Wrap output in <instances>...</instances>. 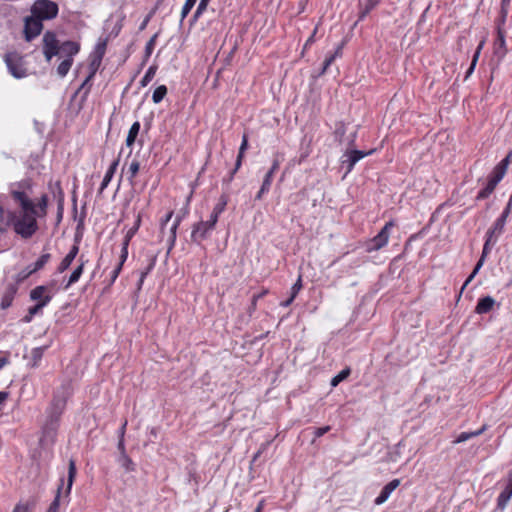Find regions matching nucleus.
<instances>
[{"label":"nucleus","instance_id":"nucleus-1","mask_svg":"<svg viewBox=\"0 0 512 512\" xmlns=\"http://www.w3.org/2000/svg\"><path fill=\"white\" fill-rule=\"evenodd\" d=\"M33 186V180L25 178L12 183L9 187V194L20 210L9 213L8 224H11L14 232L23 239L31 238L39 229V217L36 215L35 203L31 199Z\"/></svg>","mask_w":512,"mask_h":512},{"label":"nucleus","instance_id":"nucleus-2","mask_svg":"<svg viewBox=\"0 0 512 512\" xmlns=\"http://www.w3.org/2000/svg\"><path fill=\"white\" fill-rule=\"evenodd\" d=\"M42 44L43 55L47 62H50L57 55H62L66 59H73L80 51V43L72 40L60 43L56 33L51 30L44 33Z\"/></svg>","mask_w":512,"mask_h":512},{"label":"nucleus","instance_id":"nucleus-3","mask_svg":"<svg viewBox=\"0 0 512 512\" xmlns=\"http://www.w3.org/2000/svg\"><path fill=\"white\" fill-rule=\"evenodd\" d=\"M511 206L512 198H510L506 207L502 211L501 215L496 219L492 227L486 232V240L483 245L482 254L469 278H472L479 271L485 261V258L490 253L492 247L496 244L499 236L503 233L507 218L511 213Z\"/></svg>","mask_w":512,"mask_h":512},{"label":"nucleus","instance_id":"nucleus-4","mask_svg":"<svg viewBox=\"0 0 512 512\" xmlns=\"http://www.w3.org/2000/svg\"><path fill=\"white\" fill-rule=\"evenodd\" d=\"M73 394V385L70 379L62 381L53 391L52 400L46 409V418L61 421V416L64 413L68 399Z\"/></svg>","mask_w":512,"mask_h":512},{"label":"nucleus","instance_id":"nucleus-5","mask_svg":"<svg viewBox=\"0 0 512 512\" xmlns=\"http://www.w3.org/2000/svg\"><path fill=\"white\" fill-rule=\"evenodd\" d=\"M31 13L42 21L52 20L59 13V6L52 0H36L31 6Z\"/></svg>","mask_w":512,"mask_h":512},{"label":"nucleus","instance_id":"nucleus-6","mask_svg":"<svg viewBox=\"0 0 512 512\" xmlns=\"http://www.w3.org/2000/svg\"><path fill=\"white\" fill-rule=\"evenodd\" d=\"M4 61L10 74L21 79L27 76V69L24 64V57L17 52H8L4 55Z\"/></svg>","mask_w":512,"mask_h":512},{"label":"nucleus","instance_id":"nucleus-7","mask_svg":"<svg viewBox=\"0 0 512 512\" xmlns=\"http://www.w3.org/2000/svg\"><path fill=\"white\" fill-rule=\"evenodd\" d=\"M394 226H395L394 221L391 220V221L387 222L383 226V228L379 231V233L370 240L369 244L367 245V251L368 252L378 251L381 248H383L384 246H386V244L388 243L389 237H390V230Z\"/></svg>","mask_w":512,"mask_h":512},{"label":"nucleus","instance_id":"nucleus-8","mask_svg":"<svg viewBox=\"0 0 512 512\" xmlns=\"http://www.w3.org/2000/svg\"><path fill=\"white\" fill-rule=\"evenodd\" d=\"M60 422L61 421L46 418L45 423L42 426V435L40 437L41 444L55 443Z\"/></svg>","mask_w":512,"mask_h":512},{"label":"nucleus","instance_id":"nucleus-9","mask_svg":"<svg viewBox=\"0 0 512 512\" xmlns=\"http://www.w3.org/2000/svg\"><path fill=\"white\" fill-rule=\"evenodd\" d=\"M43 21L36 18L32 13L25 18L24 37L27 42L36 38L43 30Z\"/></svg>","mask_w":512,"mask_h":512},{"label":"nucleus","instance_id":"nucleus-10","mask_svg":"<svg viewBox=\"0 0 512 512\" xmlns=\"http://www.w3.org/2000/svg\"><path fill=\"white\" fill-rule=\"evenodd\" d=\"M213 228H208L206 221H199L193 224L191 231V241L196 244H201L202 241L209 237Z\"/></svg>","mask_w":512,"mask_h":512},{"label":"nucleus","instance_id":"nucleus-11","mask_svg":"<svg viewBox=\"0 0 512 512\" xmlns=\"http://www.w3.org/2000/svg\"><path fill=\"white\" fill-rule=\"evenodd\" d=\"M371 153H372V151H370V152H364V151H361V150H350V151H347L344 154L345 159H343L341 161L342 167H346V174H348L349 172L352 171V169L354 168L355 164L359 160H361L366 155L371 154Z\"/></svg>","mask_w":512,"mask_h":512},{"label":"nucleus","instance_id":"nucleus-12","mask_svg":"<svg viewBox=\"0 0 512 512\" xmlns=\"http://www.w3.org/2000/svg\"><path fill=\"white\" fill-rule=\"evenodd\" d=\"M505 35L506 32L504 28H499L494 40L493 53L498 58V60H502L507 54Z\"/></svg>","mask_w":512,"mask_h":512},{"label":"nucleus","instance_id":"nucleus-13","mask_svg":"<svg viewBox=\"0 0 512 512\" xmlns=\"http://www.w3.org/2000/svg\"><path fill=\"white\" fill-rule=\"evenodd\" d=\"M512 496V470L508 473L507 483L497 498V508L503 510Z\"/></svg>","mask_w":512,"mask_h":512},{"label":"nucleus","instance_id":"nucleus-14","mask_svg":"<svg viewBox=\"0 0 512 512\" xmlns=\"http://www.w3.org/2000/svg\"><path fill=\"white\" fill-rule=\"evenodd\" d=\"M92 80H93V77H91V75H87L84 79V81L82 82V84L80 85V87L76 90V92L73 94L72 96V100L75 99L79 94H81L80 96V102H79V109H82L86 100H87V97L91 91V87H92Z\"/></svg>","mask_w":512,"mask_h":512},{"label":"nucleus","instance_id":"nucleus-15","mask_svg":"<svg viewBox=\"0 0 512 512\" xmlns=\"http://www.w3.org/2000/svg\"><path fill=\"white\" fill-rule=\"evenodd\" d=\"M400 485V479H393L389 483H387L379 493V495L374 500L376 505H381L387 501L390 497L391 493Z\"/></svg>","mask_w":512,"mask_h":512},{"label":"nucleus","instance_id":"nucleus-16","mask_svg":"<svg viewBox=\"0 0 512 512\" xmlns=\"http://www.w3.org/2000/svg\"><path fill=\"white\" fill-rule=\"evenodd\" d=\"M18 287L14 283H10L6 286L5 291L1 298L0 307L5 310L12 305V302L17 293Z\"/></svg>","mask_w":512,"mask_h":512},{"label":"nucleus","instance_id":"nucleus-17","mask_svg":"<svg viewBox=\"0 0 512 512\" xmlns=\"http://www.w3.org/2000/svg\"><path fill=\"white\" fill-rule=\"evenodd\" d=\"M186 214H187V210H185L181 215L178 214L174 220V223L170 229V235L168 238L169 246H168L167 253H169L175 245L176 238H177V229Z\"/></svg>","mask_w":512,"mask_h":512},{"label":"nucleus","instance_id":"nucleus-18","mask_svg":"<svg viewBox=\"0 0 512 512\" xmlns=\"http://www.w3.org/2000/svg\"><path fill=\"white\" fill-rule=\"evenodd\" d=\"M119 157L117 159H115L109 166L108 170L106 171V174L102 180V183L100 185V188L98 190V194L101 195L103 193V191L105 190V188L109 185L110 181L112 180L116 170H117V167L119 165Z\"/></svg>","mask_w":512,"mask_h":512},{"label":"nucleus","instance_id":"nucleus-19","mask_svg":"<svg viewBox=\"0 0 512 512\" xmlns=\"http://www.w3.org/2000/svg\"><path fill=\"white\" fill-rule=\"evenodd\" d=\"M495 305V300L491 296H485L478 300L475 307L477 314H486L490 312Z\"/></svg>","mask_w":512,"mask_h":512},{"label":"nucleus","instance_id":"nucleus-20","mask_svg":"<svg viewBox=\"0 0 512 512\" xmlns=\"http://www.w3.org/2000/svg\"><path fill=\"white\" fill-rule=\"evenodd\" d=\"M381 0H364L359 1V20H363L379 3Z\"/></svg>","mask_w":512,"mask_h":512},{"label":"nucleus","instance_id":"nucleus-21","mask_svg":"<svg viewBox=\"0 0 512 512\" xmlns=\"http://www.w3.org/2000/svg\"><path fill=\"white\" fill-rule=\"evenodd\" d=\"M76 474H77L76 462L74 459H70L69 465H68V478H67V487L65 490V497H68L71 493V489H72L74 480L76 478Z\"/></svg>","mask_w":512,"mask_h":512},{"label":"nucleus","instance_id":"nucleus-22","mask_svg":"<svg viewBox=\"0 0 512 512\" xmlns=\"http://www.w3.org/2000/svg\"><path fill=\"white\" fill-rule=\"evenodd\" d=\"M343 47H344V42L339 44L337 46V48L335 49V51L326 57V59L323 62V67L319 73L320 75L325 74L327 69L335 61V59L342 56Z\"/></svg>","mask_w":512,"mask_h":512},{"label":"nucleus","instance_id":"nucleus-23","mask_svg":"<svg viewBox=\"0 0 512 512\" xmlns=\"http://www.w3.org/2000/svg\"><path fill=\"white\" fill-rule=\"evenodd\" d=\"M49 197L46 193L42 194L38 199L37 203H35L36 207V215L39 218H43L47 215Z\"/></svg>","mask_w":512,"mask_h":512},{"label":"nucleus","instance_id":"nucleus-24","mask_svg":"<svg viewBox=\"0 0 512 512\" xmlns=\"http://www.w3.org/2000/svg\"><path fill=\"white\" fill-rule=\"evenodd\" d=\"M79 261H80V264L71 273V275L68 279V282L64 286V289H68L71 285L76 283L79 280V278L81 277L83 270H84V265H85V261H83V256L80 257Z\"/></svg>","mask_w":512,"mask_h":512},{"label":"nucleus","instance_id":"nucleus-25","mask_svg":"<svg viewBox=\"0 0 512 512\" xmlns=\"http://www.w3.org/2000/svg\"><path fill=\"white\" fill-rule=\"evenodd\" d=\"M140 123L138 121L134 122L129 131H128V135H127V138H126V146L127 147H131L133 146V144L135 143L136 139H137V136L139 134V131H140Z\"/></svg>","mask_w":512,"mask_h":512},{"label":"nucleus","instance_id":"nucleus-26","mask_svg":"<svg viewBox=\"0 0 512 512\" xmlns=\"http://www.w3.org/2000/svg\"><path fill=\"white\" fill-rule=\"evenodd\" d=\"M63 486H64V479L61 478L60 479V483H59L58 488H57V492H56L55 498L51 502V504H50V506H49V508L47 509L46 512H58L59 507H60V498H61V492H62Z\"/></svg>","mask_w":512,"mask_h":512},{"label":"nucleus","instance_id":"nucleus-27","mask_svg":"<svg viewBox=\"0 0 512 512\" xmlns=\"http://www.w3.org/2000/svg\"><path fill=\"white\" fill-rule=\"evenodd\" d=\"M486 430V425H483L482 428L473 431V432H462L459 434L456 439L453 441L454 443L465 442L466 440L481 435Z\"/></svg>","mask_w":512,"mask_h":512},{"label":"nucleus","instance_id":"nucleus-28","mask_svg":"<svg viewBox=\"0 0 512 512\" xmlns=\"http://www.w3.org/2000/svg\"><path fill=\"white\" fill-rule=\"evenodd\" d=\"M48 291V287L44 285L36 286L30 291V299L33 301H37V303L46 296V292Z\"/></svg>","mask_w":512,"mask_h":512},{"label":"nucleus","instance_id":"nucleus-29","mask_svg":"<svg viewBox=\"0 0 512 512\" xmlns=\"http://www.w3.org/2000/svg\"><path fill=\"white\" fill-rule=\"evenodd\" d=\"M52 295H46L42 300L36 303L34 306L29 307L28 311L31 315L35 316L39 314L42 309L51 301Z\"/></svg>","mask_w":512,"mask_h":512},{"label":"nucleus","instance_id":"nucleus-30","mask_svg":"<svg viewBox=\"0 0 512 512\" xmlns=\"http://www.w3.org/2000/svg\"><path fill=\"white\" fill-rule=\"evenodd\" d=\"M272 181H273V179L271 177L265 175L262 185L260 187V190L258 191V193L255 196V200H258V201L262 200L264 194L269 192Z\"/></svg>","mask_w":512,"mask_h":512},{"label":"nucleus","instance_id":"nucleus-31","mask_svg":"<svg viewBox=\"0 0 512 512\" xmlns=\"http://www.w3.org/2000/svg\"><path fill=\"white\" fill-rule=\"evenodd\" d=\"M141 225V214L139 213L137 215V218L135 220L134 225L127 231L123 242L129 244L131 239L134 237V235L137 233Z\"/></svg>","mask_w":512,"mask_h":512},{"label":"nucleus","instance_id":"nucleus-32","mask_svg":"<svg viewBox=\"0 0 512 512\" xmlns=\"http://www.w3.org/2000/svg\"><path fill=\"white\" fill-rule=\"evenodd\" d=\"M73 63H74V59L64 58V60L57 67V74L61 78L65 77L68 74L69 70L71 69Z\"/></svg>","mask_w":512,"mask_h":512},{"label":"nucleus","instance_id":"nucleus-33","mask_svg":"<svg viewBox=\"0 0 512 512\" xmlns=\"http://www.w3.org/2000/svg\"><path fill=\"white\" fill-rule=\"evenodd\" d=\"M51 255L49 253L42 254L39 259L31 266V269H29V273H35L39 270H41L46 263L50 260Z\"/></svg>","mask_w":512,"mask_h":512},{"label":"nucleus","instance_id":"nucleus-34","mask_svg":"<svg viewBox=\"0 0 512 512\" xmlns=\"http://www.w3.org/2000/svg\"><path fill=\"white\" fill-rule=\"evenodd\" d=\"M350 374H351V369L349 367H346L345 369L340 371L336 376H334L331 379V382H330L331 386L332 387L338 386L342 381L347 379Z\"/></svg>","mask_w":512,"mask_h":512},{"label":"nucleus","instance_id":"nucleus-35","mask_svg":"<svg viewBox=\"0 0 512 512\" xmlns=\"http://www.w3.org/2000/svg\"><path fill=\"white\" fill-rule=\"evenodd\" d=\"M228 201H229V196L227 194L223 193L219 197L218 202L216 203V205L214 206L212 211L214 213L221 215L224 212V210L226 209Z\"/></svg>","mask_w":512,"mask_h":512},{"label":"nucleus","instance_id":"nucleus-36","mask_svg":"<svg viewBox=\"0 0 512 512\" xmlns=\"http://www.w3.org/2000/svg\"><path fill=\"white\" fill-rule=\"evenodd\" d=\"M209 1L210 0H200V3L198 4V7H197L196 11L194 12V14H193V16H192V18L190 20V24L191 25H193L194 23H196L198 21L200 16L207 9Z\"/></svg>","mask_w":512,"mask_h":512},{"label":"nucleus","instance_id":"nucleus-37","mask_svg":"<svg viewBox=\"0 0 512 512\" xmlns=\"http://www.w3.org/2000/svg\"><path fill=\"white\" fill-rule=\"evenodd\" d=\"M157 37H158V33L154 34L149 39V41L146 43L145 55H144V59H143L142 65H144L147 62V60L149 59V57L151 56V54H152V52L154 50L155 44H156Z\"/></svg>","mask_w":512,"mask_h":512},{"label":"nucleus","instance_id":"nucleus-38","mask_svg":"<svg viewBox=\"0 0 512 512\" xmlns=\"http://www.w3.org/2000/svg\"><path fill=\"white\" fill-rule=\"evenodd\" d=\"M118 462L127 472H133L135 470V464L127 454L120 455Z\"/></svg>","mask_w":512,"mask_h":512},{"label":"nucleus","instance_id":"nucleus-39","mask_svg":"<svg viewBox=\"0 0 512 512\" xmlns=\"http://www.w3.org/2000/svg\"><path fill=\"white\" fill-rule=\"evenodd\" d=\"M167 91H168V89H167V87H166L165 85H160V86H158V87L154 90V92H153V94H152V100H153V102H154L155 104L160 103V102L164 99V97L166 96Z\"/></svg>","mask_w":512,"mask_h":512},{"label":"nucleus","instance_id":"nucleus-40","mask_svg":"<svg viewBox=\"0 0 512 512\" xmlns=\"http://www.w3.org/2000/svg\"><path fill=\"white\" fill-rule=\"evenodd\" d=\"M156 71H157L156 65H152L147 69L145 75L143 76V78L140 81L141 87H146L152 81V79L154 78V76L156 74Z\"/></svg>","mask_w":512,"mask_h":512},{"label":"nucleus","instance_id":"nucleus-41","mask_svg":"<svg viewBox=\"0 0 512 512\" xmlns=\"http://www.w3.org/2000/svg\"><path fill=\"white\" fill-rule=\"evenodd\" d=\"M44 353V347H36L31 351V367L35 368L39 365Z\"/></svg>","mask_w":512,"mask_h":512},{"label":"nucleus","instance_id":"nucleus-42","mask_svg":"<svg viewBox=\"0 0 512 512\" xmlns=\"http://www.w3.org/2000/svg\"><path fill=\"white\" fill-rule=\"evenodd\" d=\"M139 169H140V162L136 159H134L130 165H129V168H128V179L129 181L132 183L133 179L136 177V175L138 174L139 172Z\"/></svg>","mask_w":512,"mask_h":512},{"label":"nucleus","instance_id":"nucleus-43","mask_svg":"<svg viewBox=\"0 0 512 512\" xmlns=\"http://www.w3.org/2000/svg\"><path fill=\"white\" fill-rule=\"evenodd\" d=\"M197 0H186L181 11V19L180 24L183 23L184 19L188 16L194 5L196 4Z\"/></svg>","mask_w":512,"mask_h":512},{"label":"nucleus","instance_id":"nucleus-44","mask_svg":"<svg viewBox=\"0 0 512 512\" xmlns=\"http://www.w3.org/2000/svg\"><path fill=\"white\" fill-rule=\"evenodd\" d=\"M247 149H248V135L246 133H244L242 136V142H241L236 160H240V162L242 163L244 154Z\"/></svg>","mask_w":512,"mask_h":512},{"label":"nucleus","instance_id":"nucleus-45","mask_svg":"<svg viewBox=\"0 0 512 512\" xmlns=\"http://www.w3.org/2000/svg\"><path fill=\"white\" fill-rule=\"evenodd\" d=\"M156 260H157L156 254L149 256L147 267L144 270H142L140 273L142 275V278H146L147 275L153 270V268L155 267V264H156Z\"/></svg>","mask_w":512,"mask_h":512},{"label":"nucleus","instance_id":"nucleus-46","mask_svg":"<svg viewBox=\"0 0 512 512\" xmlns=\"http://www.w3.org/2000/svg\"><path fill=\"white\" fill-rule=\"evenodd\" d=\"M242 163L240 160H236L234 168L225 176L222 180L223 184H229L233 181L235 174L240 169Z\"/></svg>","mask_w":512,"mask_h":512},{"label":"nucleus","instance_id":"nucleus-47","mask_svg":"<svg viewBox=\"0 0 512 512\" xmlns=\"http://www.w3.org/2000/svg\"><path fill=\"white\" fill-rule=\"evenodd\" d=\"M107 48V38L99 39L92 52L104 57Z\"/></svg>","mask_w":512,"mask_h":512},{"label":"nucleus","instance_id":"nucleus-48","mask_svg":"<svg viewBox=\"0 0 512 512\" xmlns=\"http://www.w3.org/2000/svg\"><path fill=\"white\" fill-rule=\"evenodd\" d=\"M345 133H346L345 124L343 122L337 123L335 131H334V135H335L336 140L341 143Z\"/></svg>","mask_w":512,"mask_h":512},{"label":"nucleus","instance_id":"nucleus-49","mask_svg":"<svg viewBox=\"0 0 512 512\" xmlns=\"http://www.w3.org/2000/svg\"><path fill=\"white\" fill-rule=\"evenodd\" d=\"M55 188L54 196L57 199V205H64L65 195L59 181L55 184Z\"/></svg>","mask_w":512,"mask_h":512},{"label":"nucleus","instance_id":"nucleus-50","mask_svg":"<svg viewBox=\"0 0 512 512\" xmlns=\"http://www.w3.org/2000/svg\"><path fill=\"white\" fill-rule=\"evenodd\" d=\"M73 261H74V259L72 257L66 255L60 262L59 266L57 267V272L63 273L64 271H66L70 267V265L72 264Z\"/></svg>","mask_w":512,"mask_h":512},{"label":"nucleus","instance_id":"nucleus-51","mask_svg":"<svg viewBox=\"0 0 512 512\" xmlns=\"http://www.w3.org/2000/svg\"><path fill=\"white\" fill-rule=\"evenodd\" d=\"M482 46H483V42H481V43L479 44V46L477 47V49H476V51H475V53H474V55H473V59H472V62H471V64H470L469 69L467 70L466 77H468V76L472 73V71L474 70V68H475V66H476V63H477V60H478V57H479L480 50H481Z\"/></svg>","mask_w":512,"mask_h":512},{"label":"nucleus","instance_id":"nucleus-52","mask_svg":"<svg viewBox=\"0 0 512 512\" xmlns=\"http://www.w3.org/2000/svg\"><path fill=\"white\" fill-rule=\"evenodd\" d=\"M506 174V171L503 170L502 167H499V166H495L493 171L489 174V177H492L493 179H496L498 180L499 182L503 179V177L505 176Z\"/></svg>","mask_w":512,"mask_h":512},{"label":"nucleus","instance_id":"nucleus-53","mask_svg":"<svg viewBox=\"0 0 512 512\" xmlns=\"http://www.w3.org/2000/svg\"><path fill=\"white\" fill-rule=\"evenodd\" d=\"M128 247H129V244L122 242L120 260H119V263L117 265V266H119L121 268L123 267L125 261L127 260V257H128Z\"/></svg>","mask_w":512,"mask_h":512},{"label":"nucleus","instance_id":"nucleus-54","mask_svg":"<svg viewBox=\"0 0 512 512\" xmlns=\"http://www.w3.org/2000/svg\"><path fill=\"white\" fill-rule=\"evenodd\" d=\"M80 240H81V236L76 235L75 239H74L75 243L71 247L70 251L67 254L68 256L72 257L73 259L76 258L77 254L79 252V242H80Z\"/></svg>","mask_w":512,"mask_h":512},{"label":"nucleus","instance_id":"nucleus-55","mask_svg":"<svg viewBox=\"0 0 512 512\" xmlns=\"http://www.w3.org/2000/svg\"><path fill=\"white\" fill-rule=\"evenodd\" d=\"M508 11L507 9H501L500 10V16L496 20V30L498 31L499 28H503V25L506 22Z\"/></svg>","mask_w":512,"mask_h":512},{"label":"nucleus","instance_id":"nucleus-56","mask_svg":"<svg viewBox=\"0 0 512 512\" xmlns=\"http://www.w3.org/2000/svg\"><path fill=\"white\" fill-rule=\"evenodd\" d=\"M330 430H331V426H329V425L324 426V427H319V428H313V434H314L315 438H320L324 434L328 433Z\"/></svg>","mask_w":512,"mask_h":512},{"label":"nucleus","instance_id":"nucleus-57","mask_svg":"<svg viewBox=\"0 0 512 512\" xmlns=\"http://www.w3.org/2000/svg\"><path fill=\"white\" fill-rule=\"evenodd\" d=\"M100 66H101V63L89 60V65H88L89 73H88V75H91V77L94 78L96 73H97V71H98V69L100 68Z\"/></svg>","mask_w":512,"mask_h":512},{"label":"nucleus","instance_id":"nucleus-58","mask_svg":"<svg viewBox=\"0 0 512 512\" xmlns=\"http://www.w3.org/2000/svg\"><path fill=\"white\" fill-rule=\"evenodd\" d=\"M302 289V278L301 276L298 277L297 281L293 284L291 288V295L292 298H296L299 291Z\"/></svg>","mask_w":512,"mask_h":512},{"label":"nucleus","instance_id":"nucleus-59","mask_svg":"<svg viewBox=\"0 0 512 512\" xmlns=\"http://www.w3.org/2000/svg\"><path fill=\"white\" fill-rule=\"evenodd\" d=\"M492 193H493V191H492L490 188H488V187H486V186H485L483 189H481V190L478 192V194H477V196H476V199H477V200L486 199V198H488Z\"/></svg>","mask_w":512,"mask_h":512},{"label":"nucleus","instance_id":"nucleus-60","mask_svg":"<svg viewBox=\"0 0 512 512\" xmlns=\"http://www.w3.org/2000/svg\"><path fill=\"white\" fill-rule=\"evenodd\" d=\"M219 216V214L214 213L213 211L211 212L209 220L206 221L208 228H213V230L215 229Z\"/></svg>","mask_w":512,"mask_h":512},{"label":"nucleus","instance_id":"nucleus-61","mask_svg":"<svg viewBox=\"0 0 512 512\" xmlns=\"http://www.w3.org/2000/svg\"><path fill=\"white\" fill-rule=\"evenodd\" d=\"M511 157H512V150L507 154V156L503 160H501L497 164V166L502 167L503 170L507 171V168L511 162Z\"/></svg>","mask_w":512,"mask_h":512},{"label":"nucleus","instance_id":"nucleus-62","mask_svg":"<svg viewBox=\"0 0 512 512\" xmlns=\"http://www.w3.org/2000/svg\"><path fill=\"white\" fill-rule=\"evenodd\" d=\"M121 270H122L121 267H119V266L115 267V269L111 272V278H110L108 286H111L116 281V279L118 278Z\"/></svg>","mask_w":512,"mask_h":512},{"label":"nucleus","instance_id":"nucleus-63","mask_svg":"<svg viewBox=\"0 0 512 512\" xmlns=\"http://www.w3.org/2000/svg\"><path fill=\"white\" fill-rule=\"evenodd\" d=\"M499 181L496 179H493L492 177L488 176V180L486 183V187L490 188L492 191L495 190L496 186L498 185Z\"/></svg>","mask_w":512,"mask_h":512},{"label":"nucleus","instance_id":"nucleus-64","mask_svg":"<svg viewBox=\"0 0 512 512\" xmlns=\"http://www.w3.org/2000/svg\"><path fill=\"white\" fill-rule=\"evenodd\" d=\"M12 512H29V509L27 505L17 504Z\"/></svg>","mask_w":512,"mask_h":512}]
</instances>
